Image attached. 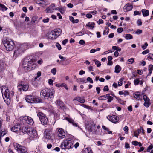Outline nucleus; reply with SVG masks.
<instances>
[{
    "instance_id": "obj_1",
    "label": "nucleus",
    "mask_w": 153,
    "mask_h": 153,
    "mask_svg": "<svg viewBox=\"0 0 153 153\" xmlns=\"http://www.w3.org/2000/svg\"><path fill=\"white\" fill-rule=\"evenodd\" d=\"M1 89L4 101L7 104H9L10 102V99L14 95L13 92L12 91H9L5 86H2Z\"/></svg>"
},
{
    "instance_id": "obj_2",
    "label": "nucleus",
    "mask_w": 153,
    "mask_h": 153,
    "mask_svg": "<svg viewBox=\"0 0 153 153\" xmlns=\"http://www.w3.org/2000/svg\"><path fill=\"white\" fill-rule=\"evenodd\" d=\"M55 92V90L53 89L45 88L41 91L40 95L43 96L46 99H52L54 97Z\"/></svg>"
},
{
    "instance_id": "obj_3",
    "label": "nucleus",
    "mask_w": 153,
    "mask_h": 153,
    "mask_svg": "<svg viewBox=\"0 0 153 153\" xmlns=\"http://www.w3.org/2000/svg\"><path fill=\"white\" fill-rule=\"evenodd\" d=\"M28 48V45L26 43L18 45L16 48L14 53L13 57H15L16 58L21 55Z\"/></svg>"
},
{
    "instance_id": "obj_4",
    "label": "nucleus",
    "mask_w": 153,
    "mask_h": 153,
    "mask_svg": "<svg viewBox=\"0 0 153 153\" xmlns=\"http://www.w3.org/2000/svg\"><path fill=\"white\" fill-rule=\"evenodd\" d=\"M2 42L7 51H11L13 49L15 44L11 39L5 38L3 39Z\"/></svg>"
},
{
    "instance_id": "obj_5",
    "label": "nucleus",
    "mask_w": 153,
    "mask_h": 153,
    "mask_svg": "<svg viewBox=\"0 0 153 153\" xmlns=\"http://www.w3.org/2000/svg\"><path fill=\"white\" fill-rule=\"evenodd\" d=\"M33 64V62L32 60L30 61L27 58H25L23 62L22 66L25 70L29 71L33 68L32 66Z\"/></svg>"
},
{
    "instance_id": "obj_6",
    "label": "nucleus",
    "mask_w": 153,
    "mask_h": 153,
    "mask_svg": "<svg viewBox=\"0 0 153 153\" xmlns=\"http://www.w3.org/2000/svg\"><path fill=\"white\" fill-rule=\"evenodd\" d=\"M61 32L62 30L60 29H54L49 33L48 37L51 40H54L60 35Z\"/></svg>"
},
{
    "instance_id": "obj_7",
    "label": "nucleus",
    "mask_w": 153,
    "mask_h": 153,
    "mask_svg": "<svg viewBox=\"0 0 153 153\" xmlns=\"http://www.w3.org/2000/svg\"><path fill=\"white\" fill-rule=\"evenodd\" d=\"M60 146L64 149H69L74 146L71 140H70L66 139L63 140Z\"/></svg>"
},
{
    "instance_id": "obj_8",
    "label": "nucleus",
    "mask_w": 153,
    "mask_h": 153,
    "mask_svg": "<svg viewBox=\"0 0 153 153\" xmlns=\"http://www.w3.org/2000/svg\"><path fill=\"white\" fill-rule=\"evenodd\" d=\"M20 120V123L21 125L27 123L32 125L34 123L33 119L30 117L27 116L21 117Z\"/></svg>"
},
{
    "instance_id": "obj_9",
    "label": "nucleus",
    "mask_w": 153,
    "mask_h": 153,
    "mask_svg": "<svg viewBox=\"0 0 153 153\" xmlns=\"http://www.w3.org/2000/svg\"><path fill=\"white\" fill-rule=\"evenodd\" d=\"M26 101L29 103H38L41 102V99L37 97L31 95L27 96L25 98Z\"/></svg>"
},
{
    "instance_id": "obj_10",
    "label": "nucleus",
    "mask_w": 153,
    "mask_h": 153,
    "mask_svg": "<svg viewBox=\"0 0 153 153\" xmlns=\"http://www.w3.org/2000/svg\"><path fill=\"white\" fill-rule=\"evenodd\" d=\"M37 115L42 124H47L48 120L46 116L44 113L41 112H39L38 113Z\"/></svg>"
},
{
    "instance_id": "obj_11",
    "label": "nucleus",
    "mask_w": 153,
    "mask_h": 153,
    "mask_svg": "<svg viewBox=\"0 0 153 153\" xmlns=\"http://www.w3.org/2000/svg\"><path fill=\"white\" fill-rule=\"evenodd\" d=\"M56 130L58 131L59 137L61 139H63L66 137L67 134L64 130L61 128H57Z\"/></svg>"
},
{
    "instance_id": "obj_12",
    "label": "nucleus",
    "mask_w": 153,
    "mask_h": 153,
    "mask_svg": "<svg viewBox=\"0 0 153 153\" xmlns=\"http://www.w3.org/2000/svg\"><path fill=\"white\" fill-rule=\"evenodd\" d=\"M28 85L23 82H21L18 85V89L20 91L22 90L24 91H26L28 89Z\"/></svg>"
},
{
    "instance_id": "obj_13",
    "label": "nucleus",
    "mask_w": 153,
    "mask_h": 153,
    "mask_svg": "<svg viewBox=\"0 0 153 153\" xmlns=\"http://www.w3.org/2000/svg\"><path fill=\"white\" fill-rule=\"evenodd\" d=\"M27 134L32 137H36L37 134L36 131L32 128H29Z\"/></svg>"
},
{
    "instance_id": "obj_14",
    "label": "nucleus",
    "mask_w": 153,
    "mask_h": 153,
    "mask_svg": "<svg viewBox=\"0 0 153 153\" xmlns=\"http://www.w3.org/2000/svg\"><path fill=\"white\" fill-rule=\"evenodd\" d=\"M107 117L109 121L114 123H117L119 120L118 118L115 115L108 116Z\"/></svg>"
},
{
    "instance_id": "obj_15",
    "label": "nucleus",
    "mask_w": 153,
    "mask_h": 153,
    "mask_svg": "<svg viewBox=\"0 0 153 153\" xmlns=\"http://www.w3.org/2000/svg\"><path fill=\"white\" fill-rule=\"evenodd\" d=\"M20 126L18 124L15 125L11 128L12 131L16 133H19L21 132V128Z\"/></svg>"
},
{
    "instance_id": "obj_16",
    "label": "nucleus",
    "mask_w": 153,
    "mask_h": 153,
    "mask_svg": "<svg viewBox=\"0 0 153 153\" xmlns=\"http://www.w3.org/2000/svg\"><path fill=\"white\" fill-rule=\"evenodd\" d=\"M55 7V5L54 3L51 4L50 6L47 8L46 10L47 13H52L53 12Z\"/></svg>"
},
{
    "instance_id": "obj_17",
    "label": "nucleus",
    "mask_w": 153,
    "mask_h": 153,
    "mask_svg": "<svg viewBox=\"0 0 153 153\" xmlns=\"http://www.w3.org/2000/svg\"><path fill=\"white\" fill-rule=\"evenodd\" d=\"M133 8V6L130 4H127L124 7L123 10L124 11H128L131 10Z\"/></svg>"
},
{
    "instance_id": "obj_18",
    "label": "nucleus",
    "mask_w": 153,
    "mask_h": 153,
    "mask_svg": "<svg viewBox=\"0 0 153 153\" xmlns=\"http://www.w3.org/2000/svg\"><path fill=\"white\" fill-rule=\"evenodd\" d=\"M65 119L69 123H71L73 126H78L77 123L75 122L73 119L68 117H66L65 118Z\"/></svg>"
},
{
    "instance_id": "obj_19",
    "label": "nucleus",
    "mask_w": 153,
    "mask_h": 153,
    "mask_svg": "<svg viewBox=\"0 0 153 153\" xmlns=\"http://www.w3.org/2000/svg\"><path fill=\"white\" fill-rule=\"evenodd\" d=\"M133 95L134 98L138 100H142V96L139 92H136L133 94Z\"/></svg>"
},
{
    "instance_id": "obj_20",
    "label": "nucleus",
    "mask_w": 153,
    "mask_h": 153,
    "mask_svg": "<svg viewBox=\"0 0 153 153\" xmlns=\"http://www.w3.org/2000/svg\"><path fill=\"white\" fill-rule=\"evenodd\" d=\"M107 102L108 103L110 102L113 99V97L114 96V95L113 94H107Z\"/></svg>"
},
{
    "instance_id": "obj_21",
    "label": "nucleus",
    "mask_w": 153,
    "mask_h": 153,
    "mask_svg": "<svg viewBox=\"0 0 153 153\" xmlns=\"http://www.w3.org/2000/svg\"><path fill=\"white\" fill-rule=\"evenodd\" d=\"M19 153H27V149L25 147L22 146L19 151H18Z\"/></svg>"
},
{
    "instance_id": "obj_22",
    "label": "nucleus",
    "mask_w": 153,
    "mask_h": 153,
    "mask_svg": "<svg viewBox=\"0 0 153 153\" xmlns=\"http://www.w3.org/2000/svg\"><path fill=\"white\" fill-rule=\"evenodd\" d=\"M29 128L25 126H23L22 128H21V132H22L23 133L26 134H27L28 132Z\"/></svg>"
},
{
    "instance_id": "obj_23",
    "label": "nucleus",
    "mask_w": 153,
    "mask_h": 153,
    "mask_svg": "<svg viewBox=\"0 0 153 153\" xmlns=\"http://www.w3.org/2000/svg\"><path fill=\"white\" fill-rule=\"evenodd\" d=\"M141 11L142 12L143 15V16H147L149 15V11L148 10L145 9H143Z\"/></svg>"
},
{
    "instance_id": "obj_24",
    "label": "nucleus",
    "mask_w": 153,
    "mask_h": 153,
    "mask_svg": "<svg viewBox=\"0 0 153 153\" xmlns=\"http://www.w3.org/2000/svg\"><path fill=\"white\" fill-rule=\"evenodd\" d=\"M76 100L81 103H83L85 102V100L83 98H82L80 97H77L74 99L73 101Z\"/></svg>"
},
{
    "instance_id": "obj_25",
    "label": "nucleus",
    "mask_w": 153,
    "mask_h": 153,
    "mask_svg": "<svg viewBox=\"0 0 153 153\" xmlns=\"http://www.w3.org/2000/svg\"><path fill=\"white\" fill-rule=\"evenodd\" d=\"M95 24L94 22H88L87 23L86 25V26L90 28L91 29H92L94 27V25Z\"/></svg>"
},
{
    "instance_id": "obj_26",
    "label": "nucleus",
    "mask_w": 153,
    "mask_h": 153,
    "mask_svg": "<svg viewBox=\"0 0 153 153\" xmlns=\"http://www.w3.org/2000/svg\"><path fill=\"white\" fill-rule=\"evenodd\" d=\"M14 149L17 150L18 152V151H19L20 149V148L22 146L20 145L19 144L16 143H14L13 144Z\"/></svg>"
},
{
    "instance_id": "obj_27",
    "label": "nucleus",
    "mask_w": 153,
    "mask_h": 153,
    "mask_svg": "<svg viewBox=\"0 0 153 153\" xmlns=\"http://www.w3.org/2000/svg\"><path fill=\"white\" fill-rule=\"evenodd\" d=\"M121 70V67L118 65H117L115 68V72L119 73Z\"/></svg>"
},
{
    "instance_id": "obj_28",
    "label": "nucleus",
    "mask_w": 153,
    "mask_h": 153,
    "mask_svg": "<svg viewBox=\"0 0 153 153\" xmlns=\"http://www.w3.org/2000/svg\"><path fill=\"white\" fill-rule=\"evenodd\" d=\"M7 132V131L4 129L0 130V136L2 137L3 136L6 134Z\"/></svg>"
},
{
    "instance_id": "obj_29",
    "label": "nucleus",
    "mask_w": 153,
    "mask_h": 153,
    "mask_svg": "<svg viewBox=\"0 0 153 153\" xmlns=\"http://www.w3.org/2000/svg\"><path fill=\"white\" fill-rule=\"evenodd\" d=\"M149 74H147V76H150L152 73V70H153V65L152 64H150L149 66Z\"/></svg>"
},
{
    "instance_id": "obj_30",
    "label": "nucleus",
    "mask_w": 153,
    "mask_h": 153,
    "mask_svg": "<svg viewBox=\"0 0 153 153\" xmlns=\"http://www.w3.org/2000/svg\"><path fill=\"white\" fill-rule=\"evenodd\" d=\"M44 136L46 139H49L51 138L50 133L48 132V130H45L44 133Z\"/></svg>"
},
{
    "instance_id": "obj_31",
    "label": "nucleus",
    "mask_w": 153,
    "mask_h": 153,
    "mask_svg": "<svg viewBox=\"0 0 153 153\" xmlns=\"http://www.w3.org/2000/svg\"><path fill=\"white\" fill-rule=\"evenodd\" d=\"M98 99L100 100H104L107 99V94L99 97Z\"/></svg>"
},
{
    "instance_id": "obj_32",
    "label": "nucleus",
    "mask_w": 153,
    "mask_h": 153,
    "mask_svg": "<svg viewBox=\"0 0 153 153\" xmlns=\"http://www.w3.org/2000/svg\"><path fill=\"white\" fill-rule=\"evenodd\" d=\"M7 8L4 5L0 3V10L3 11H6Z\"/></svg>"
},
{
    "instance_id": "obj_33",
    "label": "nucleus",
    "mask_w": 153,
    "mask_h": 153,
    "mask_svg": "<svg viewBox=\"0 0 153 153\" xmlns=\"http://www.w3.org/2000/svg\"><path fill=\"white\" fill-rule=\"evenodd\" d=\"M125 38L127 40L131 39L133 38L132 35L130 34H126Z\"/></svg>"
},
{
    "instance_id": "obj_34",
    "label": "nucleus",
    "mask_w": 153,
    "mask_h": 153,
    "mask_svg": "<svg viewBox=\"0 0 153 153\" xmlns=\"http://www.w3.org/2000/svg\"><path fill=\"white\" fill-rule=\"evenodd\" d=\"M46 2V1L40 0L38 1L37 3L39 4L40 6H43Z\"/></svg>"
},
{
    "instance_id": "obj_35",
    "label": "nucleus",
    "mask_w": 153,
    "mask_h": 153,
    "mask_svg": "<svg viewBox=\"0 0 153 153\" xmlns=\"http://www.w3.org/2000/svg\"><path fill=\"white\" fill-rule=\"evenodd\" d=\"M56 103L59 106L61 107L63 105V102L59 100H57L56 101Z\"/></svg>"
},
{
    "instance_id": "obj_36",
    "label": "nucleus",
    "mask_w": 153,
    "mask_h": 153,
    "mask_svg": "<svg viewBox=\"0 0 153 153\" xmlns=\"http://www.w3.org/2000/svg\"><path fill=\"white\" fill-rule=\"evenodd\" d=\"M134 62V59L133 58H131L129 59L127 62V63L129 64H132Z\"/></svg>"
},
{
    "instance_id": "obj_37",
    "label": "nucleus",
    "mask_w": 153,
    "mask_h": 153,
    "mask_svg": "<svg viewBox=\"0 0 153 153\" xmlns=\"http://www.w3.org/2000/svg\"><path fill=\"white\" fill-rule=\"evenodd\" d=\"M109 28L107 27H106L105 29L104 30V31L103 34L104 35H106L108 34L109 33Z\"/></svg>"
},
{
    "instance_id": "obj_38",
    "label": "nucleus",
    "mask_w": 153,
    "mask_h": 153,
    "mask_svg": "<svg viewBox=\"0 0 153 153\" xmlns=\"http://www.w3.org/2000/svg\"><path fill=\"white\" fill-rule=\"evenodd\" d=\"M143 98L145 102H150V99L147 97L146 95H144L143 96Z\"/></svg>"
},
{
    "instance_id": "obj_39",
    "label": "nucleus",
    "mask_w": 153,
    "mask_h": 153,
    "mask_svg": "<svg viewBox=\"0 0 153 153\" xmlns=\"http://www.w3.org/2000/svg\"><path fill=\"white\" fill-rule=\"evenodd\" d=\"M85 79L84 78H79L77 79V82L79 83L81 82L86 83V82H85Z\"/></svg>"
},
{
    "instance_id": "obj_40",
    "label": "nucleus",
    "mask_w": 153,
    "mask_h": 153,
    "mask_svg": "<svg viewBox=\"0 0 153 153\" xmlns=\"http://www.w3.org/2000/svg\"><path fill=\"white\" fill-rule=\"evenodd\" d=\"M4 63L3 61L1 60H0V71L4 68Z\"/></svg>"
},
{
    "instance_id": "obj_41",
    "label": "nucleus",
    "mask_w": 153,
    "mask_h": 153,
    "mask_svg": "<svg viewBox=\"0 0 153 153\" xmlns=\"http://www.w3.org/2000/svg\"><path fill=\"white\" fill-rule=\"evenodd\" d=\"M37 17L36 16H34L33 17L32 19V22L34 23H37Z\"/></svg>"
},
{
    "instance_id": "obj_42",
    "label": "nucleus",
    "mask_w": 153,
    "mask_h": 153,
    "mask_svg": "<svg viewBox=\"0 0 153 153\" xmlns=\"http://www.w3.org/2000/svg\"><path fill=\"white\" fill-rule=\"evenodd\" d=\"M65 11V7H60L59 12L62 13L63 14Z\"/></svg>"
},
{
    "instance_id": "obj_43",
    "label": "nucleus",
    "mask_w": 153,
    "mask_h": 153,
    "mask_svg": "<svg viewBox=\"0 0 153 153\" xmlns=\"http://www.w3.org/2000/svg\"><path fill=\"white\" fill-rule=\"evenodd\" d=\"M134 82L135 85H138L140 82L139 79L138 78H137L135 79L134 81Z\"/></svg>"
},
{
    "instance_id": "obj_44",
    "label": "nucleus",
    "mask_w": 153,
    "mask_h": 153,
    "mask_svg": "<svg viewBox=\"0 0 153 153\" xmlns=\"http://www.w3.org/2000/svg\"><path fill=\"white\" fill-rule=\"evenodd\" d=\"M94 61L95 62V64L96 65L97 67H99L101 65L100 62L99 61L94 60Z\"/></svg>"
},
{
    "instance_id": "obj_45",
    "label": "nucleus",
    "mask_w": 153,
    "mask_h": 153,
    "mask_svg": "<svg viewBox=\"0 0 153 153\" xmlns=\"http://www.w3.org/2000/svg\"><path fill=\"white\" fill-rule=\"evenodd\" d=\"M153 148V145H150L147 149V151L148 152H150V150Z\"/></svg>"
},
{
    "instance_id": "obj_46",
    "label": "nucleus",
    "mask_w": 153,
    "mask_h": 153,
    "mask_svg": "<svg viewBox=\"0 0 153 153\" xmlns=\"http://www.w3.org/2000/svg\"><path fill=\"white\" fill-rule=\"evenodd\" d=\"M51 72L53 74V75H55L56 72V69L55 68H53L51 70Z\"/></svg>"
},
{
    "instance_id": "obj_47",
    "label": "nucleus",
    "mask_w": 153,
    "mask_h": 153,
    "mask_svg": "<svg viewBox=\"0 0 153 153\" xmlns=\"http://www.w3.org/2000/svg\"><path fill=\"white\" fill-rule=\"evenodd\" d=\"M148 46V44L146 42L144 45H142L141 46V47L143 50L145 49Z\"/></svg>"
},
{
    "instance_id": "obj_48",
    "label": "nucleus",
    "mask_w": 153,
    "mask_h": 153,
    "mask_svg": "<svg viewBox=\"0 0 153 153\" xmlns=\"http://www.w3.org/2000/svg\"><path fill=\"white\" fill-rule=\"evenodd\" d=\"M143 105L144 106L148 108L149 106L150 105V102H145Z\"/></svg>"
},
{
    "instance_id": "obj_49",
    "label": "nucleus",
    "mask_w": 153,
    "mask_h": 153,
    "mask_svg": "<svg viewBox=\"0 0 153 153\" xmlns=\"http://www.w3.org/2000/svg\"><path fill=\"white\" fill-rule=\"evenodd\" d=\"M123 79H121L119 80L118 82V85L119 86H120L122 85Z\"/></svg>"
},
{
    "instance_id": "obj_50",
    "label": "nucleus",
    "mask_w": 153,
    "mask_h": 153,
    "mask_svg": "<svg viewBox=\"0 0 153 153\" xmlns=\"http://www.w3.org/2000/svg\"><path fill=\"white\" fill-rule=\"evenodd\" d=\"M56 46L59 50H60L61 49V46L59 43L58 42L56 43Z\"/></svg>"
},
{
    "instance_id": "obj_51",
    "label": "nucleus",
    "mask_w": 153,
    "mask_h": 153,
    "mask_svg": "<svg viewBox=\"0 0 153 153\" xmlns=\"http://www.w3.org/2000/svg\"><path fill=\"white\" fill-rule=\"evenodd\" d=\"M141 14V12L137 11H135L134 12V16L139 15H140Z\"/></svg>"
},
{
    "instance_id": "obj_52",
    "label": "nucleus",
    "mask_w": 153,
    "mask_h": 153,
    "mask_svg": "<svg viewBox=\"0 0 153 153\" xmlns=\"http://www.w3.org/2000/svg\"><path fill=\"white\" fill-rule=\"evenodd\" d=\"M87 80L90 83H93V81L92 79L90 77H88L87 79Z\"/></svg>"
},
{
    "instance_id": "obj_53",
    "label": "nucleus",
    "mask_w": 153,
    "mask_h": 153,
    "mask_svg": "<svg viewBox=\"0 0 153 153\" xmlns=\"http://www.w3.org/2000/svg\"><path fill=\"white\" fill-rule=\"evenodd\" d=\"M149 52V49H146V50L144 51H143L142 53V54L143 55H145L147 53H148Z\"/></svg>"
},
{
    "instance_id": "obj_54",
    "label": "nucleus",
    "mask_w": 153,
    "mask_h": 153,
    "mask_svg": "<svg viewBox=\"0 0 153 153\" xmlns=\"http://www.w3.org/2000/svg\"><path fill=\"white\" fill-rule=\"evenodd\" d=\"M123 31V29L122 27L118 28L117 30V32L119 33H121Z\"/></svg>"
},
{
    "instance_id": "obj_55",
    "label": "nucleus",
    "mask_w": 153,
    "mask_h": 153,
    "mask_svg": "<svg viewBox=\"0 0 153 153\" xmlns=\"http://www.w3.org/2000/svg\"><path fill=\"white\" fill-rule=\"evenodd\" d=\"M142 30L140 29H138L135 32V33L139 35L142 33Z\"/></svg>"
},
{
    "instance_id": "obj_56",
    "label": "nucleus",
    "mask_w": 153,
    "mask_h": 153,
    "mask_svg": "<svg viewBox=\"0 0 153 153\" xmlns=\"http://www.w3.org/2000/svg\"><path fill=\"white\" fill-rule=\"evenodd\" d=\"M61 87H64L65 88L66 90H68V88L67 87L66 85L64 83H62L61 84Z\"/></svg>"
},
{
    "instance_id": "obj_57",
    "label": "nucleus",
    "mask_w": 153,
    "mask_h": 153,
    "mask_svg": "<svg viewBox=\"0 0 153 153\" xmlns=\"http://www.w3.org/2000/svg\"><path fill=\"white\" fill-rule=\"evenodd\" d=\"M81 106H82L83 107L87 108L88 109H90V106H87L86 105L84 104H82L81 105Z\"/></svg>"
},
{
    "instance_id": "obj_58",
    "label": "nucleus",
    "mask_w": 153,
    "mask_h": 153,
    "mask_svg": "<svg viewBox=\"0 0 153 153\" xmlns=\"http://www.w3.org/2000/svg\"><path fill=\"white\" fill-rule=\"evenodd\" d=\"M148 58L150 60L153 59V54H150L148 56Z\"/></svg>"
},
{
    "instance_id": "obj_59",
    "label": "nucleus",
    "mask_w": 153,
    "mask_h": 153,
    "mask_svg": "<svg viewBox=\"0 0 153 153\" xmlns=\"http://www.w3.org/2000/svg\"><path fill=\"white\" fill-rule=\"evenodd\" d=\"M131 84V83L128 82H127V83L125 85V87L126 88H128L129 86Z\"/></svg>"
},
{
    "instance_id": "obj_60",
    "label": "nucleus",
    "mask_w": 153,
    "mask_h": 153,
    "mask_svg": "<svg viewBox=\"0 0 153 153\" xmlns=\"http://www.w3.org/2000/svg\"><path fill=\"white\" fill-rule=\"evenodd\" d=\"M132 144L135 146H137L138 144V142L137 141H133L132 142Z\"/></svg>"
},
{
    "instance_id": "obj_61",
    "label": "nucleus",
    "mask_w": 153,
    "mask_h": 153,
    "mask_svg": "<svg viewBox=\"0 0 153 153\" xmlns=\"http://www.w3.org/2000/svg\"><path fill=\"white\" fill-rule=\"evenodd\" d=\"M108 86L107 85L105 86L103 88V91H108Z\"/></svg>"
},
{
    "instance_id": "obj_62",
    "label": "nucleus",
    "mask_w": 153,
    "mask_h": 153,
    "mask_svg": "<svg viewBox=\"0 0 153 153\" xmlns=\"http://www.w3.org/2000/svg\"><path fill=\"white\" fill-rule=\"evenodd\" d=\"M123 130L124 131L126 132V133L127 134V133L126 132H127L128 131V128L127 126H126L124 128Z\"/></svg>"
},
{
    "instance_id": "obj_63",
    "label": "nucleus",
    "mask_w": 153,
    "mask_h": 153,
    "mask_svg": "<svg viewBox=\"0 0 153 153\" xmlns=\"http://www.w3.org/2000/svg\"><path fill=\"white\" fill-rule=\"evenodd\" d=\"M84 34V33H82V32H79L77 33H76V35L79 36H82Z\"/></svg>"
},
{
    "instance_id": "obj_64",
    "label": "nucleus",
    "mask_w": 153,
    "mask_h": 153,
    "mask_svg": "<svg viewBox=\"0 0 153 153\" xmlns=\"http://www.w3.org/2000/svg\"><path fill=\"white\" fill-rule=\"evenodd\" d=\"M85 72L84 71L82 70H81L80 71L79 73V74L80 75H82L83 74H85Z\"/></svg>"
}]
</instances>
